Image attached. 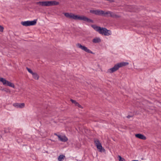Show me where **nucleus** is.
<instances>
[{"mask_svg": "<svg viewBox=\"0 0 161 161\" xmlns=\"http://www.w3.org/2000/svg\"><path fill=\"white\" fill-rule=\"evenodd\" d=\"M65 16L67 18L70 19H72L75 20H83L88 22L93 23V20L89 19L84 16H79L77 15H75L71 13H65L64 14Z\"/></svg>", "mask_w": 161, "mask_h": 161, "instance_id": "f257e3e1", "label": "nucleus"}, {"mask_svg": "<svg viewBox=\"0 0 161 161\" xmlns=\"http://www.w3.org/2000/svg\"><path fill=\"white\" fill-rule=\"evenodd\" d=\"M92 26L95 30L103 35L108 36L112 34L110 30H108L105 28H101V27L93 25H92Z\"/></svg>", "mask_w": 161, "mask_h": 161, "instance_id": "f03ea898", "label": "nucleus"}, {"mask_svg": "<svg viewBox=\"0 0 161 161\" xmlns=\"http://www.w3.org/2000/svg\"><path fill=\"white\" fill-rule=\"evenodd\" d=\"M59 3L55 1L39 2L36 3V4L43 6H49L57 5Z\"/></svg>", "mask_w": 161, "mask_h": 161, "instance_id": "7ed1b4c3", "label": "nucleus"}, {"mask_svg": "<svg viewBox=\"0 0 161 161\" xmlns=\"http://www.w3.org/2000/svg\"><path fill=\"white\" fill-rule=\"evenodd\" d=\"M37 20L35 19L33 21H22L21 24L24 26H30L34 25L36 24Z\"/></svg>", "mask_w": 161, "mask_h": 161, "instance_id": "20e7f679", "label": "nucleus"}, {"mask_svg": "<svg viewBox=\"0 0 161 161\" xmlns=\"http://www.w3.org/2000/svg\"><path fill=\"white\" fill-rule=\"evenodd\" d=\"M77 47L85 51V52L91 54H93V53L91 50L88 49L86 47L82 45L81 44L78 43L76 44Z\"/></svg>", "mask_w": 161, "mask_h": 161, "instance_id": "39448f33", "label": "nucleus"}, {"mask_svg": "<svg viewBox=\"0 0 161 161\" xmlns=\"http://www.w3.org/2000/svg\"><path fill=\"white\" fill-rule=\"evenodd\" d=\"M94 143L95 145L97 146V148L99 152H102L103 151H104L105 150V149L103 148L99 140L98 139L95 140Z\"/></svg>", "mask_w": 161, "mask_h": 161, "instance_id": "423d86ee", "label": "nucleus"}, {"mask_svg": "<svg viewBox=\"0 0 161 161\" xmlns=\"http://www.w3.org/2000/svg\"><path fill=\"white\" fill-rule=\"evenodd\" d=\"M103 16L105 17H111L113 18L117 17V15L114 13L109 11H108L105 12L104 11V14Z\"/></svg>", "mask_w": 161, "mask_h": 161, "instance_id": "0eeeda50", "label": "nucleus"}, {"mask_svg": "<svg viewBox=\"0 0 161 161\" xmlns=\"http://www.w3.org/2000/svg\"><path fill=\"white\" fill-rule=\"evenodd\" d=\"M119 66L117 64L114 65V67L109 69L108 70V72L112 73L117 71L119 69Z\"/></svg>", "mask_w": 161, "mask_h": 161, "instance_id": "6e6552de", "label": "nucleus"}, {"mask_svg": "<svg viewBox=\"0 0 161 161\" xmlns=\"http://www.w3.org/2000/svg\"><path fill=\"white\" fill-rule=\"evenodd\" d=\"M3 85L9 86L13 88L14 87V85L13 83L6 80V79H5L4 82H3Z\"/></svg>", "mask_w": 161, "mask_h": 161, "instance_id": "1a4fd4ad", "label": "nucleus"}, {"mask_svg": "<svg viewBox=\"0 0 161 161\" xmlns=\"http://www.w3.org/2000/svg\"><path fill=\"white\" fill-rule=\"evenodd\" d=\"M13 106L15 107L18 108H22L25 106L24 103H15L13 104Z\"/></svg>", "mask_w": 161, "mask_h": 161, "instance_id": "9d476101", "label": "nucleus"}, {"mask_svg": "<svg viewBox=\"0 0 161 161\" xmlns=\"http://www.w3.org/2000/svg\"><path fill=\"white\" fill-rule=\"evenodd\" d=\"M135 136L137 138H139L141 139L145 140L146 139V137L145 136L141 134H136L135 135Z\"/></svg>", "mask_w": 161, "mask_h": 161, "instance_id": "9b49d317", "label": "nucleus"}, {"mask_svg": "<svg viewBox=\"0 0 161 161\" xmlns=\"http://www.w3.org/2000/svg\"><path fill=\"white\" fill-rule=\"evenodd\" d=\"M58 138L60 141L63 142H66L68 140L65 136H61L60 135V136H58Z\"/></svg>", "mask_w": 161, "mask_h": 161, "instance_id": "f8f14e48", "label": "nucleus"}, {"mask_svg": "<svg viewBox=\"0 0 161 161\" xmlns=\"http://www.w3.org/2000/svg\"><path fill=\"white\" fill-rule=\"evenodd\" d=\"M92 42L95 43H98L101 42V40L99 37H96L93 39Z\"/></svg>", "mask_w": 161, "mask_h": 161, "instance_id": "ddd939ff", "label": "nucleus"}, {"mask_svg": "<svg viewBox=\"0 0 161 161\" xmlns=\"http://www.w3.org/2000/svg\"><path fill=\"white\" fill-rule=\"evenodd\" d=\"M129 63L126 62H123L117 64L119 66V68L123 66H125L127 65H128Z\"/></svg>", "mask_w": 161, "mask_h": 161, "instance_id": "4468645a", "label": "nucleus"}, {"mask_svg": "<svg viewBox=\"0 0 161 161\" xmlns=\"http://www.w3.org/2000/svg\"><path fill=\"white\" fill-rule=\"evenodd\" d=\"M70 101L72 103L75 104L76 106L80 108H82V107L76 101L71 99Z\"/></svg>", "mask_w": 161, "mask_h": 161, "instance_id": "2eb2a0df", "label": "nucleus"}, {"mask_svg": "<svg viewBox=\"0 0 161 161\" xmlns=\"http://www.w3.org/2000/svg\"><path fill=\"white\" fill-rule=\"evenodd\" d=\"M104 14V11H103V10H100V9L98 10L97 15L103 16V15Z\"/></svg>", "mask_w": 161, "mask_h": 161, "instance_id": "dca6fc26", "label": "nucleus"}, {"mask_svg": "<svg viewBox=\"0 0 161 161\" xmlns=\"http://www.w3.org/2000/svg\"><path fill=\"white\" fill-rule=\"evenodd\" d=\"M33 77L35 80H37L39 79V76L37 73H33L32 74Z\"/></svg>", "mask_w": 161, "mask_h": 161, "instance_id": "f3484780", "label": "nucleus"}, {"mask_svg": "<svg viewBox=\"0 0 161 161\" xmlns=\"http://www.w3.org/2000/svg\"><path fill=\"white\" fill-rule=\"evenodd\" d=\"M98 9L96 10H90V12L91 13L94 14L96 15H97L98 11Z\"/></svg>", "mask_w": 161, "mask_h": 161, "instance_id": "a211bd4d", "label": "nucleus"}, {"mask_svg": "<svg viewBox=\"0 0 161 161\" xmlns=\"http://www.w3.org/2000/svg\"><path fill=\"white\" fill-rule=\"evenodd\" d=\"M65 157V156L63 155H60L58 157V160L59 161H62Z\"/></svg>", "mask_w": 161, "mask_h": 161, "instance_id": "6ab92c4d", "label": "nucleus"}, {"mask_svg": "<svg viewBox=\"0 0 161 161\" xmlns=\"http://www.w3.org/2000/svg\"><path fill=\"white\" fill-rule=\"evenodd\" d=\"M118 157L119 158V161H125V159L124 158H122L121 156L119 155Z\"/></svg>", "mask_w": 161, "mask_h": 161, "instance_id": "aec40b11", "label": "nucleus"}, {"mask_svg": "<svg viewBox=\"0 0 161 161\" xmlns=\"http://www.w3.org/2000/svg\"><path fill=\"white\" fill-rule=\"evenodd\" d=\"M26 69L31 74H33V73H34L30 69L28 68V67H26Z\"/></svg>", "mask_w": 161, "mask_h": 161, "instance_id": "412c9836", "label": "nucleus"}, {"mask_svg": "<svg viewBox=\"0 0 161 161\" xmlns=\"http://www.w3.org/2000/svg\"><path fill=\"white\" fill-rule=\"evenodd\" d=\"M5 79L4 78H1L0 77V81L2 82L3 84V82H4Z\"/></svg>", "mask_w": 161, "mask_h": 161, "instance_id": "4be33fe9", "label": "nucleus"}, {"mask_svg": "<svg viewBox=\"0 0 161 161\" xmlns=\"http://www.w3.org/2000/svg\"><path fill=\"white\" fill-rule=\"evenodd\" d=\"M3 26L0 25V31L1 32H2L3 31Z\"/></svg>", "mask_w": 161, "mask_h": 161, "instance_id": "5701e85b", "label": "nucleus"}, {"mask_svg": "<svg viewBox=\"0 0 161 161\" xmlns=\"http://www.w3.org/2000/svg\"><path fill=\"white\" fill-rule=\"evenodd\" d=\"M54 135H55V136H58H58H60V135H57V133H55L54 134Z\"/></svg>", "mask_w": 161, "mask_h": 161, "instance_id": "b1692460", "label": "nucleus"}, {"mask_svg": "<svg viewBox=\"0 0 161 161\" xmlns=\"http://www.w3.org/2000/svg\"><path fill=\"white\" fill-rule=\"evenodd\" d=\"M132 116H131L130 115H128L127 116V117L128 118H130Z\"/></svg>", "mask_w": 161, "mask_h": 161, "instance_id": "393cba45", "label": "nucleus"}, {"mask_svg": "<svg viewBox=\"0 0 161 161\" xmlns=\"http://www.w3.org/2000/svg\"><path fill=\"white\" fill-rule=\"evenodd\" d=\"M4 132H5V133H7V132H7V131H6V130H4Z\"/></svg>", "mask_w": 161, "mask_h": 161, "instance_id": "a878e982", "label": "nucleus"}]
</instances>
